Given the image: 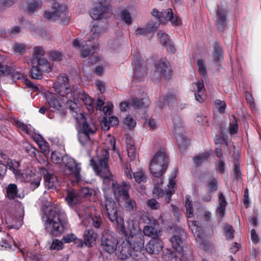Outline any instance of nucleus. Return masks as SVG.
I'll list each match as a JSON object with an SVG mask.
<instances>
[{
	"mask_svg": "<svg viewBox=\"0 0 261 261\" xmlns=\"http://www.w3.org/2000/svg\"><path fill=\"white\" fill-rule=\"evenodd\" d=\"M113 108V105L112 102L108 101L106 103L105 106L102 107V110H101V111H102L106 115H110L112 112Z\"/></svg>",
	"mask_w": 261,
	"mask_h": 261,
	"instance_id": "obj_61",
	"label": "nucleus"
},
{
	"mask_svg": "<svg viewBox=\"0 0 261 261\" xmlns=\"http://www.w3.org/2000/svg\"><path fill=\"white\" fill-rule=\"evenodd\" d=\"M133 175L135 181L138 183L146 182L147 179L145 173L142 170L133 173Z\"/></svg>",
	"mask_w": 261,
	"mask_h": 261,
	"instance_id": "obj_47",
	"label": "nucleus"
},
{
	"mask_svg": "<svg viewBox=\"0 0 261 261\" xmlns=\"http://www.w3.org/2000/svg\"><path fill=\"white\" fill-rule=\"evenodd\" d=\"M121 17L126 23L129 24L132 23V17L130 13L127 10H124L121 12Z\"/></svg>",
	"mask_w": 261,
	"mask_h": 261,
	"instance_id": "obj_57",
	"label": "nucleus"
},
{
	"mask_svg": "<svg viewBox=\"0 0 261 261\" xmlns=\"http://www.w3.org/2000/svg\"><path fill=\"white\" fill-rule=\"evenodd\" d=\"M158 222L156 220H153L152 223L150 225L144 226L143 229L144 234L148 237L151 238V239H159L161 236V231L158 229Z\"/></svg>",
	"mask_w": 261,
	"mask_h": 261,
	"instance_id": "obj_21",
	"label": "nucleus"
},
{
	"mask_svg": "<svg viewBox=\"0 0 261 261\" xmlns=\"http://www.w3.org/2000/svg\"><path fill=\"white\" fill-rule=\"evenodd\" d=\"M65 97V108L68 107L71 112L76 113L77 115L76 119L81 127V130H96L97 128L94 124H89L87 122L84 115L81 113L78 114L79 107L75 101H73L77 98H74L73 97L68 98L66 96Z\"/></svg>",
	"mask_w": 261,
	"mask_h": 261,
	"instance_id": "obj_6",
	"label": "nucleus"
},
{
	"mask_svg": "<svg viewBox=\"0 0 261 261\" xmlns=\"http://www.w3.org/2000/svg\"><path fill=\"white\" fill-rule=\"evenodd\" d=\"M103 178V182L104 184L107 185L108 186H111L112 188L116 184V181L114 179L113 175L111 173L110 176H105V174L98 175Z\"/></svg>",
	"mask_w": 261,
	"mask_h": 261,
	"instance_id": "obj_44",
	"label": "nucleus"
},
{
	"mask_svg": "<svg viewBox=\"0 0 261 261\" xmlns=\"http://www.w3.org/2000/svg\"><path fill=\"white\" fill-rule=\"evenodd\" d=\"M224 231L225 236L227 238L229 239H232L233 238L234 230L233 229L232 226L228 224H225L224 227Z\"/></svg>",
	"mask_w": 261,
	"mask_h": 261,
	"instance_id": "obj_54",
	"label": "nucleus"
},
{
	"mask_svg": "<svg viewBox=\"0 0 261 261\" xmlns=\"http://www.w3.org/2000/svg\"><path fill=\"white\" fill-rule=\"evenodd\" d=\"M169 156L164 149L161 148L152 157L149 170L155 178L162 176L168 166Z\"/></svg>",
	"mask_w": 261,
	"mask_h": 261,
	"instance_id": "obj_4",
	"label": "nucleus"
},
{
	"mask_svg": "<svg viewBox=\"0 0 261 261\" xmlns=\"http://www.w3.org/2000/svg\"><path fill=\"white\" fill-rule=\"evenodd\" d=\"M192 90L194 91L195 99L199 102H203L205 99L204 94L205 88L203 80L193 83L191 87Z\"/></svg>",
	"mask_w": 261,
	"mask_h": 261,
	"instance_id": "obj_19",
	"label": "nucleus"
},
{
	"mask_svg": "<svg viewBox=\"0 0 261 261\" xmlns=\"http://www.w3.org/2000/svg\"><path fill=\"white\" fill-rule=\"evenodd\" d=\"M109 152L103 150L102 151V156L95 161L94 159L90 160V165L92 166L94 172L97 175L102 173L105 176H111V172L108 168Z\"/></svg>",
	"mask_w": 261,
	"mask_h": 261,
	"instance_id": "obj_9",
	"label": "nucleus"
},
{
	"mask_svg": "<svg viewBox=\"0 0 261 261\" xmlns=\"http://www.w3.org/2000/svg\"><path fill=\"white\" fill-rule=\"evenodd\" d=\"M163 244L160 239H151L146 244L145 249L150 254H158L162 250Z\"/></svg>",
	"mask_w": 261,
	"mask_h": 261,
	"instance_id": "obj_20",
	"label": "nucleus"
},
{
	"mask_svg": "<svg viewBox=\"0 0 261 261\" xmlns=\"http://www.w3.org/2000/svg\"><path fill=\"white\" fill-rule=\"evenodd\" d=\"M4 238H2V243L1 244L2 247L5 246L6 248H9L11 247V238L7 233H4Z\"/></svg>",
	"mask_w": 261,
	"mask_h": 261,
	"instance_id": "obj_59",
	"label": "nucleus"
},
{
	"mask_svg": "<svg viewBox=\"0 0 261 261\" xmlns=\"http://www.w3.org/2000/svg\"><path fill=\"white\" fill-rule=\"evenodd\" d=\"M159 27V24L153 23H149L146 28H138L136 32V34L139 35H142L148 33L151 30L156 29Z\"/></svg>",
	"mask_w": 261,
	"mask_h": 261,
	"instance_id": "obj_38",
	"label": "nucleus"
},
{
	"mask_svg": "<svg viewBox=\"0 0 261 261\" xmlns=\"http://www.w3.org/2000/svg\"><path fill=\"white\" fill-rule=\"evenodd\" d=\"M209 155L210 154L207 152L203 153L197 155L193 159L194 163L196 166H199L202 163L208 161Z\"/></svg>",
	"mask_w": 261,
	"mask_h": 261,
	"instance_id": "obj_40",
	"label": "nucleus"
},
{
	"mask_svg": "<svg viewBox=\"0 0 261 261\" xmlns=\"http://www.w3.org/2000/svg\"><path fill=\"white\" fill-rule=\"evenodd\" d=\"M227 202L223 193L220 192L218 197V206L216 209V213L218 217L222 219L223 217Z\"/></svg>",
	"mask_w": 261,
	"mask_h": 261,
	"instance_id": "obj_25",
	"label": "nucleus"
},
{
	"mask_svg": "<svg viewBox=\"0 0 261 261\" xmlns=\"http://www.w3.org/2000/svg\"><path fill=\"white\" fill-rule=\"evenodd\" d=\"M115 217L116 219L113 220L110 217H108L110 220L116 225L118 231L126 238L142 234L139 232V230L135 227L133 222H128L126 227L124 225L123 220L121 217L118 216V213H116Z\"/></svg>",
	"mask_w": 261,
	"mask_h": 261,
	"instance_id": "obj_8",
	"label": "nucleus"
},
{
	"mask_svg": "<svg viewBox=\"0 0 261 261\" xmlns=\"http://www.w3.org/2000/svg\"><path fill=\"white\" fill-rule=\"evenodd\" d=\"M64 156L65 155L62 156L59 152L57 151L53 152L50 155L53 162L55 164H60L62 163L63 165H64Z\"/></svg>",
	"mask_w": 261,
	"mask_h": 261,
	"instance_id": "obj_45",
	"label": "nucleus"
},
{
	"mask_svg": "<svg viewBox=\"0 0 261 261\" xmlns=\"http://www.w3.org/2000/svg\"><path fill=\"white\" fill-rule=\"evenodd\" d=\"M185 206L186 208V213L188 218H191L193 216V206L192 201L190 200V196H186Z\"/></svg>",
	"mask_w": 261,
	"mask_h": 261,
	"instance_id": "obj_46",
	"label": "nucleus"
},
{
	"mask_svg": "<svg viewBox=\"0 0 261 261\" xmlns=\"http://www.w3.org/2000/svg\"><path fill=\"white\" fill-rule=\"evenodd\" d=\"M7 196L10 199H14L18 196V190L15 184H9L7 188Z\"/></svg>",
	"mask_w": 261,
	"mask_h": 261,
	"instance_id": "obj_37",
	"label": "nucleus"
},
{
	"mask_svg": "<svg viewBox=\"0 0 261 261\" xmlns=\"http://www.w3.org/2000/svg\"><path fill=\"white\" fill-rule=\"evenodd\" d=\"M231 176L233 179H236L237 180H240L242 178V174L240 168L236 164L234 165Z\"/></svg>",
	"mask_w": 261,
	"mask_h": 261,
	"instance_id": "obj_53",
	"label": "nucleus"
},
{
	"mask_svg": "<svg viewBox=\"0 0 261 261\" xmlns=\"http://www.w3.org/2000/svg\"><path fill=\"white\" fill-rule=\"evenodd\" d=\"M153 182L154 183L155 186L153 188L152 193L153 196L155 198H160L162 197L164 195L163 191L160 188H159L157 186L160 184H163V179L160 177L156 178L154 179Z\"/></svg>",
	"mask_w": 261,
	"mask_h": 261,
	"instance_id": "obj_35",
	"label": "nucleus"
},
{
	"mask_svg": "<svg viewBox=\"0 0 261 261\" xmlns=\"http://www.w3.org/2000/svg\"><path fill=\"white\" fill-rule=\"evenodd\" d=\"M216 24L220 31H222L224 30V27L226 24V15L224 10L218 9Z\"/></svg>",
	"mask_w": 261,
	"mask_h": 261,
	"instance_id": "obj_28",
	"label": "nucleus"
},
{
	"mask_svg": "<svg viewBox=\"0 0 261 261\" xmlns=\"http://www.w3.org/2000/svg\"><path fill=\"white\" fill-rule=\"evenodd\" d=\"M217 181L215 178H213L212 180L207 182V188L210 193H213L217 190Z\"/></svg>",
	"mask_w": 261,
	"mask_h": 261,
	"instance_id": "obj_55",
	"label": "nucleus"
},
{
	"mask_svg": "<svg viewBox=\"0 0 261 261\" xmlns=\"http://www.w3.org/2000/svg\"><path fill=\"white\" fill-rule=\"evenodd\" d=\"M215 142L216 144H220L224 143L227 145L228 141L225 137L223 132H221L220 135L216 136L215 138Z\"/></svg>",
	"mask_w": 261,
	"mask_h": 261,
	"instance_id": "obj_60",
	"label": "nucleus"
},
{
	"mask_svg": "<svg viewBox=\"0 0 261 261\" xmlns=\"http://www.w3.org/2000/svg\"><path fill=\"white\" fill-rule=\"evenodd\" d=\"M41 7V0H30L28 3L27 11L29 14H33Z\"/></svg>",
	"mask_w": 261,
	"mask_h": 261,
	"instance_id": "obj_29",
	"label": "nucleus"
},
{
	"mask_svg": "<svg viewBox=\"0 0 261 261\" xmlns=\"http://www.w3.org/2000/svg\"><path fill=\"white\" fill-rule=\"evenodd\" d=\"M81 198L79 192L74 190L68 191L66 197V200L68 204L72 206L79 203L81 201Z\"/></svg>",
	"mask_w": 261,
	"mask_h": 261,
	"instance_id": "obj_26",
	"label": "nucleus"
},
{
	"mask_svg": "<svg viewBox=\"0 0 261 261\" xmlns=\"http://www.w3.org/2000/svg\"><path fill=\"white\" fill-rule=\"evenodd\" d=\"M49 70L50 66L48 61L46 60H40L36 64H32L30 74L33 79L39 80L42 78L43 72H48Z\"/></svg>",
	"mask_w": 261,
	"mask_h": 261,
	"instance_id": "obj_14",
	"label": "nucleus"
},
{
	"mask_svg": "<svg viewBox=\"0 0 261 261\" xmlns=\"http://www.w3.org/2000/svg\"><path fill=\"white\" fill-rule=\"evenodd\" d=\"M48 2H54L52 4L51 10L50 11L44 10V17L47 20H57L60 19L63 24L67 23L69 20V16L66 13V7L64 5H59L55 3L56 0H45Z\"/></svg>",
	"mask_w": 261,
	"mask_h": 261,
	"instance_id": "obj_5",
	"label": "nucleus"
},
{
	"mask_svg": "<svg viewBox=\"0 0 261 261\" xmlns=\"http://www.w3.org/2000/svg\"><path fill=\"white\" fill-rule=\"evenodd\" d=\"M97 231L95 232L93 229L86 230L83 234L84 244L88 247H92L97 238Z\"/></svg>",
	"mask_w": 261,
	"mask_h": 261,
	"instance_id": "obj_23",
	"label": "nucleus"
},
{
	"mask_svg": "<svg viewBox=\"0 0 261 261\" xmlns=\"http://www.w3.org/2000/svg\"><path fill=\"white\" fill-rule=\"evenodd\" d=\"M171 75L170 65L165 59H162L157 61L154 65L153 77L158 81L162 77L168 79Z\"/></svg>",
	"mask_w": 261,
	"mask_h": 261,
	"instance_id": "obj_11",
	"label": "nucleus"
},
{
	"mask_svg": "<svg viewBox=\"0 0 261 261\" xmlns=\"http://www.w3.org/2000/svg\"><path fill=\"white\" fill-rule=\"evenodd\" d=\"M28 134L30 135L36 143L39 145L42 143H45L46 141L39 134H36L35 132H26Z\"/></svg>",
	"mask_w": 261,
	"mask_h": 261,
	"instance_id": "obj_49",
	"label": "nucleus"
},
{
	"mask_svg": "<svg viewBox=\"0 0 261 261\" xmlns=\"http://www.w3.org/2000/svg\"><path fill=\"white\" fill-rule=\"evenodd\" d=\"M49 59L55 61H60L62 59V55L59 51H53L49 53Z\"/></svg>",
	"mask_w": 261,
	"mask_h": 261,
	"instance_id": "obj_62",
	"label": "nucleus"
},
{
	"mask_svg": "<svg viewBox=\"0 0 261 261\" xmlns=\"http://www.w3.org/2000/svg\"><path fill=\"white\" fill-rule=\"evenodd\" d=\"M27 261L32 260L33 261H38L40 259L39 254L35 252H27L26 253Z\"/></svg>",
	"mask_w": 261,
	"mask_h": 261,
	"instance_id": "obj_64",
	"label": "nucleus"
},
{
	"mask_svg": "<svg viewBox=\"0 0 261 261\" xmlns=\"http://www.w3.org/2000/svg\"><path fill=\"white\" fill-rule=\"evenodd\" d=\"M144 247V239L143 234L128 237L125 238L119 246L118 256L122 260L129 257L135 258L141 253Z\"/></svg>",
	"mask_w": 261,
	"mask_h": 261,
	"instance_id": "obj_3",
	"label": "nucleus"
},
{
	"mask_svg": "<svg viewBox=\"0 0 261 261\" xmlns=\"http://www.w3.org/2000/svg\"><path fill=\"white\" fill-rule=\"evenodd\" d=\"M198 72L201 76H207V71L206 68L205 62L202 59H198L197 61Z\"/></svg>",
	"mask_w": 261,
	"mask_h": 261,
	"instance_id": "obj_41",
	"label": "nucleus"
},
{
	"mask_svg": "<svg viewBox=\"0 0 261 261\" xmlns=\"http://www.w3.org/2000/svg\"><path fill=\"white\" fill-rule=\"evenodd\" d=\"M95 132H78L77 137L80 143L84 145L90 142V136L93 135Z\"/></svg>",
	"mask_w": 261,
	"mask_h": 261,
	"instance_id": "obj_34",
	"label": "nucleus"
},
{
	"mask_svg": "<svg viewBox=\"0 0 261 261\" xmlns=\"http://www.w3.org/2000/svg\"><path fill=\"white\" fill-rule=\"evenodd\" d=\"M73 97L77 98V99L82 100L85 105L86 106L88 111L90 113L93 112V100L88 94H86L84 91L79 88H76V90L74 91V97Z\"/></svg>",
	"mask_w": 261,
	"mask_h": 261,
	"instance_id": "obj_18",
	"label": "nucleus"
},
{
	"mask_svg": "<svg viewBox=\"0 0 261 261\" xmlns=\"http://www.w3.org/2000/svg\"><path fill=\"white\" fill-rule=\"evenodd\" d=\"M88 216L92 221L91 225L92 227L96 229L97 232L102 233L104 229L105 224L100 215L97 214L93 216L92 214H89Z\"/></svg>",
	"mask_w": 261,
	"mask_h": 261,
	"instance_id": "obj_24",
	"label": "nucleus"
},
{
	"mask_svg": "<svg viewBox=\"0 0 261 261\" xmlns=\"http://www.w3.org/2000/svg\"><path fill=\"white\" fill-rule=\"evenodd\" d=\"M47 103L54 111H60L65 109V97H59L55 93L47 92L45 93Z\"/></svg>",
	"mask_w": 261,
	"mask_h": 261,
	"instance_id": "obj_12",
	"label": "nucleus"
},
{
	"mask_svg": "<svg viewBox=\"0 0 261 261\" xmlns=\"http://www.w3.org/2000/svg\"><path fill=\"white\" fill-rule=\"evenodd\" d=\"M41 174L43 176L44 186L45 188L55 189L59 185L58 178L56 175L49 173L46 169H41Z\"/></svg>",
	"mask_w": 261,
	"mask_h": 261,
	"instance_id": "obj_16",
	"label": "nucleus"
},
{
	"mask_svg": "<svg viewBox=\"0 0 261 261\" xmlns=\"http://www.w3.org/2000/svg\"><path fill=\"white\" fill-rule=\"evenodd\" d=\"M161 16L160 22L162 23H166L167 21H170L172 25L176 26L181 24L180 19L174 14L172 10L170 8L161 12Z\"/></svg>",
	"mask_w": 261,
	"mask_h": 261,
	"instance_id": "obj_17",
	"label": "nucleus"
},
{
	"mask_svg": "<svg viewBox=\"0 0 261 261\" xmlns=\"http://www.w3.org/2000/svg\"><path fill=\"white\" fill-rule=\"evenodd\" d=\"M126 143L128 157L130 159V161H133L136 158L137 155L134 144L130 139H127Z\"/></svg>",
	"mask_w": 261,
	"mask_h": 261,
	"instance_id": "obj_36",
	"label": "nucleus"
},
{
	"mask_svg": "<svg viewBox=\"0 0 261 261\" xmlns=\"http://www.w3.org/2000/svg\"><path fill=\"white\" fill-rule=\"evenodd\" d=\"M213 54L216 61H220L223 59L222 49L218 42H215Z\"/></svg>",
	"mask_w": 261,
	"mask_h": 261,
	"instance_id": "obj_43",
	"label": "nucleus"
},
{
	"mask_svg": "<svg viewBox=\"0 0 261 261\" xmlns=\"http://www.w3.org/2000/svg\"><path fill=\"white\" fill-rule=\"evenodd\" d=\"M146 74L145 68L141 65H138L135 69V77L140 79Z\"/></svg>",
	"mask_w": 261,
	"mask_h": 261,
	"instance_id": "obj_50",
	"label": "nucleus"
},
{
	"mask_svg": "<svg viewBox=\"0 0 261 261\" xmlns=\"http://www.w3.org/2000/svg\"><path fill=\"white\" fill-rule=\"evenodd\" d=\"M193 227L192 228V231L195 237L196 241L201 242L202 241L204 238V233L203 229L197 225V222H193Z\"/></svg>",
	"mask_w": 261,
	"mask_h": 261,
	"instance_id": "obj_32",
	"label": "nucleus"
},
{
	"mask_svg": "<svg viewBox=\"0 0 261 261\" xmlns=\"http://www.w3.org/2000/svg\"><path fill=\"white\" fill-rule=\"evenodd\" d=\"M44 55V50L42 47L37 46L34 48L32 59L31 60L32 64H36L38 61L40 60H45L42 57Z\"/></svg>",
	"mask_w": 261,
	"mask_h": 261,
	"instance_id": "obj_31",
	"label": "nucleus"
},
{
	"mask_svg": "<svg viewBox=\"0 0 261 261\" xmlns=\"http://www.w3.org/2000/svg\"><path fill=\"white\" fill-rule=\"evenodd\" d=\"M158 36L160 38V42L164 46L171 41L168 35L160 31L158 33Z\"/></svg>",
	"mask_w": 261,
	"mask_h": 261,
	"instance_id": "obj_63",
	"label": "nucleus"
},
{
	"mask_svg": "<svg viewBox=\"0 0 261 261\" xmlns=\"http://www.w3.org/2000/svg\"><path fill=\"white\" fill-rule=\"evenodd\" d=\"M23 148L31 156L35 157L37 156L36 149L30 144L28 143H24L23 144Z\"/></svg>",
	"mask_w": 261,
	"mask_h": 261,
	"instance_id": "obj_52",
	"label": "nucleus"
},
{
	"mask_svg": "<svg viewBox=\"0 0 261 261\" xmlns=\"http://www.w3.org/2000/svg\"><path fill=\"white\" fill-rule=\"evenodd\" d=\"M118 241L110 234L102 235L101 238L100 245L102 249L106 252L112 254L117 249Z\"/></svg>",
	"mask_w": 261,
	"mask_h": 261,
	"instance_id": "obj_15",
	"label": "nucleus"
},
{
	"mask_svg": "<svg viewBox=\"0 0 261 261\" xmlns=\"http://www.w3.org/2000/svg\"><path fill=\"white\" fill-rule=\"evenodd\" d=\"M123 122L124 127L129 129H134L137 123L136 120L134 119L130 115L127 116L123 119Z\"/></svg>",
	"mask_w": 261,
	"mask_h": 261,
	"instance_id": "obj_39",
	"label": "nucleus"
},
{
	"mask_svg": "<svg viewBox=\"0 0 261 261\" xmlns=\"http://www.w3.org/2000/svg\"><path fill=\"white\" fill-rule=\"evenodd\" d=\"M63 165L68 172V174L73 177L76 182L82 180L81 175L82 168L80 163L77 162L70 156L65 155Z\"/></svg>",
	"mask_w": 261,
	"mask_h": 261,
	"instance_id": "obj_10",
	"label": "nucleus"
},
{
	"mask_svg": "<svg viewBox=\"0 0 261 261\" xmlns=\"http://www.w3.org/2000/svg\"><path fill=\"white\" fill-rule=\"evenodd\" d=\"M185 236V232L183 230H179L176 232L170 239V242L173 248L176 251L183 255L187 250L186 243L183 239Z\"/></svg>",
	"mask_w": 261,
	"mask_h": 261,
	"instance_id": "obj_13",
	"label": "nucleus"
},
{
	"mask_svg": "<svg viewBox=\"0 0 261 261\" xmlns=\"http://www.w3.org/2000/svg\"><path fill=\"white\" fill-rule=\"evenodd\" d=\"M8 166L9 169L13 172L15 176H19V173L21 171V170L19 169L20 163L18 161L16 160H13L8 163Z\"/></svg>",
	"mask_w": 261,
	"mask_h": 261,
	"instance_id": "obj_42",
	"label": "nucleus"
},
{
	"mask_svg": "<svg viewBox=\"0 0 261 261\" xmlns=\"http://www.w3.org/2000/svg\"><path fill=\"white\" fill-rule=\"evenodd\" d=\"M93 50L94 47L93 46H91L89 48L85 47V46H83L81 49V56L84 58H86L90 53H93Z\"/></svg>",
	"mask_w": 261,
	"mask_h": 261,
	"instance_id": "obj_56",
	"label": "nucleus"
},
{
	"mask_svg": "<svg viewBox=\"0 0 261 261\" xmlns=\"http://www.w3.org/2000/svg\"><path fill=\"white\" fill-rule=\"evenodd\" d=\"M130 189L129 182L123 181L121 185L116 184L113 190L108 189L105 191V202L102 204L103 208L108 217L116 219L117 208L115 199L120 204L121 200L129 195L128 191Z\"/></svg>",
	"mask_w": 261,
	"mask_h": 261,
	"instance_id": "obj_2",
	"label": "nucleus"
},
{
	"mask_svg": "<svg viewBox=\"0 0 261 261\" xmlns=\"http://www.w3.org/2000/svg\"><path fill=\"white\" fill-rule=\"evenodd\" d=\"M42 219L46 231L53 236H59L68 228L63 210L57 205L46 206Z\"/></svg>",
	"mask_w": 261,
	"mask_h": 261,
	"instance_id": "obj_1",
	"label": "nucleus"
},
{
	"mask_svg": "<svg viewBox=\"0 0 261 261\" xmlns=\"http://www.w3.org/2000/svg\"><path fill=\"white\" fill-rule=\"evenodd\" d=\"M81 198L90 197L93 193V190L88 187H83L78 191Z\"/></svg>",
	"mask_w": 261,
	"mask_h": 261,
	"instance_id": "obj_51",
	"label": "nucleus"
},
{
	"mask_svg": "<svg viewBox=\"0 0 261 261\" xmlns=\"http://www.w3.org/2000/svg\"><path fill=\"white\" fill-rule=\"evenodd\" d=\"M13 68L0 63V75H7L12 72Z\"/></svg>",
	"mask_w": 261,
	"mask_h": 261,
	"instance_id": "obj_58",
	"label": "nucleus"
},
{
	"mask_svg": "<svg viewBox=\"0 0 261 261\" xmlns=\"http://www.w3.org/2000/svg\"><path fill=\"white\" fill-rule=\"evenodd\" d=\"M175 137L179 148L180 150H184L190 144L189 140L181 132L176 133Z\"/></svg>",
	"mask_w": 261,
	"mask_h": 261,
	"instance_id": "obj_30",
	"label": "nucleus"
},
{
	"mask_svg": "<svg viewBox=\"0 0 261 261\" xmlns=\"http://www.w3.org/2000/svg\"><path fill=\"white\" fill-rule=\"evenodd\" d=\"M18 176H15L16 178L19 179L21 181L24 182H29L32 180L34 178V176L30 174L28 172H22L21 171L19 173Z\"/></svg>",
	"mask_w": 261,
	"mask_h": 261,
	"instance_id": "obj_48",
	"label": "nucleus"
},
{
	"mask_svg": "<svg viewBox=\"0 0 261 261\" xmlns=\"http://www.w3.org/2000/svg\"><path fill=\"white\" fill-rule=\"evenodd\" d=\"M53 87L60 96H66L68 98L74 97V91L78 88L76 87H70L68 78L65 74H61L58 77Z\"/></svg>",
	"mask_w": 261,
	"mask_h": 261,
	"instance_id": "obj_7",
	"label": "nucleus"
},
{
	"mask_svg": "<svg viewBox=\"0 0 261 261\" xmlns=\"http://www.w3.org/2000/svg\"><path fill=\"white\" fill-rule=\"evenodd\" d=\"M121 203H123V206L126 210L134 212L136 210V202L129 197V195L123 199Z\"/></svg>",
	"mask_w": 261,
	"mask_h": 261,
	"instance_id": "obj_33",
	"label": "nucleus"
},
{
	"mask_svg": "<svg viewBox=\"0 0 261 261\" xmlns=\"http://www.w3.org/2000/svg\"><path fill=\"white\" fill-rule=\"evenodd\" d=\"M100 125L102 130H109L111 126H116L119 123V120L117 117L115 116H111L109 118L108 121L106 117H103L101 120H100Z\"/></svg>",
	"mask_w": 261,
	"mask_h": 261,
	"instance_id": "obj_27",
	"label": "nucleus"
},
{
	"mask_svg": "<svg viewBox=\"0 0 261 261\" xmlns=\"http://www.w3.org/2000/svg\"><path fill=\"white\" fill-rule=\"evenodd\" d=\"M97 1L99 3V6L93 8L90 13L91 17L95 20L100 18L108 9L106 5H103L106 0H97Z\"/></svg>",
	"mask_w": 261,
	"mask_h": 261,
	"instance_id": "obj_22",
	"label": "nucleus"
}]
</instances>
